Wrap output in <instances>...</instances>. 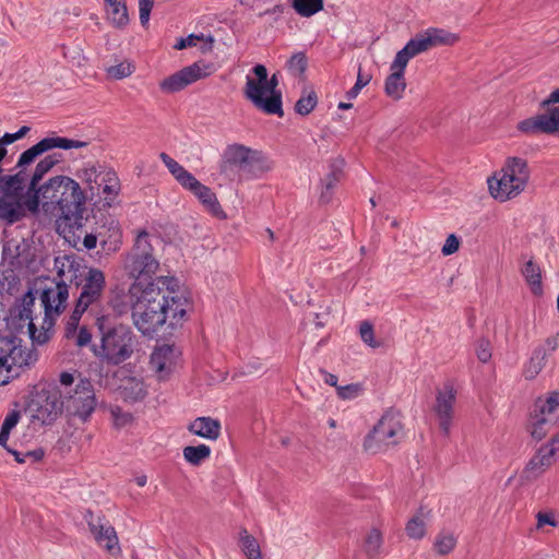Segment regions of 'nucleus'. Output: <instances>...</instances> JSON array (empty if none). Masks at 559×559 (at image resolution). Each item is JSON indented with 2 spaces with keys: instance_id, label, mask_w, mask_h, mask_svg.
Wrapping results in <instances>:
<instances>
[{
  "instance_id": "f257e3e1",
  "label": "nucleus",
  "mask_w": 559,
  "mask_h": 559,
  "mask_svg": "<svg viewBox=\"0 0 559 559\" xmlns=\"http://www.w3.org/2000/svg\"><path fill=\"white\" fill-rule=\"evenodd\" d=\"M62 160L61 154L46 155L34 167L29 200V212L45 214L66 222L70 227H81L86 212L88 195L81 185L67 175L45 179L48 173Z\"/></svg>"
},
{
  "instance_id": "f03ea898",
  "label": "nucleus",
  "mask_w": 559,
  "mask_h": 559,
  "mask_svg": "<svg viewBox=\"0 0 559 559\" xmlns=\"http://www.w3.org/2000/svg\"><path fill=\"white\" fill-rule=\"evenodd\" d=\"M132 320L145 336H154L158 329L168 323L176 328L183 320L188 299L175 277L159 276L144 284L133 283L129 288Z\"/></svg>"
},
{
  "instance_id": "7ed1b4c3",
  "label": "nucleus",
  "mask_w": 559,
  "mask_h": 559,
  "mask_svg": "<svg viewBox=\"0 0 559 559\" xmlns=\"http://www.w3.org/2000/svg\"><path fill=\"white\" fill-rule=\"evenodd\" d=\"M95 325L100 335V344L94 345V354L108 364L119 365L133 353V333L122 324H112L106 316L96 318Z\"/></svg>"
},
{
  "instance_id": "20e7f679",
  "label": "nucleus",
  "mask_w": 559,
  "mask_h": 559,
  "mask_svg": "<svg viewBox=\"0 0 559 559\" xmlns=\"http://www.w3.org/2000/svg\"><path fill=\"white\" fill-rule=\"evenodd\" d=\"M531 171L527 162L521 157H508L499 173L488 179L491 195L504 202L521 194L530 180Z\"/></svg>"
},
{
  "instance_id": "39448f33",
  "label": "nucleus",
  "mask_w": 559,
  "mask_h": 559,
  "mask_svg": "<svg viewBox=\"0 0 559 559\" xmlns=\"http://www.w3.org/2000/svg\"><path fill=\"white\" fill-rule=\"evenodd\" d=\"M252 72L255 78L247 75L246 79V97L262 111L282 116V96L275 91L278 84L276 75L267 80V71L263 64L253 67Z\"/></svg>"
},
{
  "instance_id": "423d86ee",
  "label": "nucleus",
  "mask_w": 559,
  "mask_h": 559,
  "mask_svg": "<svg viewBox=\"0 0 559 559\" xmlns=\"http://www.w3.org/2000/svg\"><path fill=\"white\" fill-rule=\"evenodd\" d=\"M271 168L267 158L261 151L234 143L226 146L222 154L221 170L236 171L241 177L254 178Z\"/></svg>"
},
{
  "instance_id": "0eeeda50",
  "label": "nucleus",
  "mask_w": 559,
  "mask_h": 559,
  "mask_svg": "<svg viewBox=\"0 0 559 559\" xmlns=\"http://www.w3.org/2000/svg\"><path fill=\"white\" fill-rule=\"evenodd\" d=\"M69 298V286L66 283H55L41 292L40 301L44 307V318L38 330L35 323H28L32 340L37 344L46 343L51 335L56 319L66 309Z\"/></svg>"
},
{
  "instance_id": "6e6552de",
  "label": "nucleus",
  "mask_w": 559,
  "mask_h": 559,
  "mask_svg": "<svg viewBox=\"0 0 559 559\" xmlns=\"http://www.w3.org/2000/svg\"><path fill=\"white\" fill-rule=\"evenodd\" d=\"M403 424L401 415L394 411H386L373 429L364 440V450L376 454L396 445L403 439Z\"/></svg>"
},
{
  "instance_id": "1a4fd4ad",
  "label": "nucleus",
  "mask_w": 559,
  "mask_h": 559,
  "mask_svg": "<svg viewBox=\"0 0 559 559\" xmlns=\"http://www.w3.org/2000/svg\"><path fill=\"white\" fill-rule=\"evenodd\" d=\"M457 41V36L443 28L429 27L411 38L395 55L399 62L407 66L408 61L439 46H451Z\"/></svg>"
},
{
  "instance_id": "9d476101",
  "label": "nucleus",
  "mask_w": 559,
  "mask_h": 559,
  "mask_svg": "<svg viewBox=\"0 0 559 559\" xmlns=\"http://www.w3.org/2000/svg\"><path fill=\"white\" fill-rule=\"evenodd\" d=\"M62 392L66 413L70 417L86 421L96 407L95 392L91 381L81 379L73 390Z\"/></svg>"
},
{
  "instance_id": "9b49d317",
  "label": "nucleus",
  "mask_w": 559,
  "mask_h": 559,
  "mask_svg": "<svg viewBox=\"0 0 559 559\" xmlns=\"http://www.w3.org/2000/svg\"><path fill=\"white\" fill-rule=\"evenodd\" d=\"M559 423V393L554 392L547 399H538L531 415V435L542 440Z\"/></svg>"
},
{
  "instance_id": "f8f14e48",
  "label": "nucleus",
  "mask_w": 559,
  "mask_h": 559,
  "mask_svg": "<svg viewBox=\"0 0 559 559\" xmlns=\"http://www.w3.org/2000/svg\"><path fill=\"white\" fill-rule=\"evenodd\" d=\"M63 392L59 386L41 390L31 404L32 417L41 425H51L64 411Z\"/></svg>"
},
{
  "instance_id": "ddd939ff",
  "label": "nucleus",
  "mask_w": 559,
  "mask_h": 559,
  "mask_svg": "<svg viewBox=\"0 0 559 559\" xmlns=\"http://www.w3.org/2000/svg\"><path fill=\"white\" fill-rule=\"evenodd\" d=\"M80 288L76 304L86 309L98 307L102 302L106 277L102 270L90 267L75 284Z\"/></svg>"
},
{
  "instance_id": "4468645a",
  "label": "nucleus",
  "mask_w": 559,
  "mask_h": 559,
  "mask_svg": "<svg viewBox=\"0 0 559 559\" xmlns=\"http://www.w3.org/2000/svg\"><path fill=\"white\" fill-rule=\"evenodd\" d=\"M159 266L158 261L153 254V246L150 235L145 230L138 234L135 243L131 253V272L133 275L155 274Z\"/></svg>"
},
{
  "instance_id": "2eb2a0df",
  "label": "nucleus",
  "mask_w": 559,
  "mask_h": 559,
  "mask_svg": "<svg viewBox=\"0 0 559 559\" xmlns=\"http://www.w3.org/2000/svg\"><path fill=\"white\" fill-rule=\"evenodd\" d=\"M181 350L174 344L156 346L151 354L150 365L158 380L170 378L181 366Z\"/></svg>"
},
{
  "instance_id": "dca6fc26",
  "label": "nucleus",
  "mask_w": 559,
  "mask_h": 559,
  "mask_svg": "<svg viewBox=\"0 0 559 559\" xmlns=\"http://www.w3.org/2000/svg\"><path fill=\"white\" fill-rule=\"evenodd\" d=\"M559 459V433L542 445L523 469L522 477L535 480L542 476Z\"/></svg>"
},
{
  "instance_id": "f3484780",
  "label": "nucleus",
  "mask_w": 559,
  "mask_h": 559,
  "mask_svg": "<svg viewBox=\"0 0 559 559\" xmlns=\"http://www.w3.org/2000/svg\"><path fill=\"white\" fill-rule=\"evenodd\" d=\"M455 400L456 391L449 382L444 383L443 388L437 392L433 413L438 419L439 428L444 436L450 433Z\"/></svg>"
},
{
  "instance_id": "a211bd4d",
  "label": "nucleus",
  "mask_w": 559,
  "mask_h": 559,
  "mask_svg": "<svg viewBox=\"0 0 559 559\" xmlns=\"http://www.w3.org/2000/svg\"><path fill=\"white\" fill-rule=\"evenodd\" d=\"M210 74V66L195 62L181 69L160 82V88L167 93L179 92L189 84Z\"/></svg>"
},
{
  "instance_id": "6ab92c4d",
  "label": "nucleus",
  "mask_w": 559,
  "mask_h": 559,
  "mask_svg": "<svg viewBox=\"0 0 559 559\" xmlns=\"http://www.w3.org/2000/svg\"><path fill=\"white\" fill-rule=\"evenodd\" d=\"M559 347V333L547 337L543 344L535 347L530 360L523 368L526 380L535 379L546 366L547 358Z\"/></svg>"
},
{
  "instance_id": "aec40b11",
  "label": "nucleus",
  "mask_w": 559,
  "mask_h": 559,
  "mask_svg": "<svg viewBox=\"0 0 559 559\" xmlns=\"http://www.w3.org/2000/svg\"><path fill=\"white\" fill-rule=\"evenodd\" d=\"M53 269L57 273V283H74L82 277L88 269L82 264V261L73 254L58 255L53 260Z\"/></svg>"
},
{
  "instance_id": "412c9836",
  "label": "nucleus",
  "mask_w": 559,
  "mask_h": 559,
  "mask_svg": "<svg viewBox=\"0 0 559 559\" xmlns=\"http://www.w3.org/2000/svg\"><path fill=\"white\" fill-rule=\"evenodd\" d=\"M0 354L2 357L7 358L5 360L9 365L17 371L23 366H29L37 359L36 354L33 350L23 347L21 345V341H17L16 338L4 341L3 345L0 347Z\"/></svg>"
},
{
  "instance_id": "4be33fe9",
  "label": "nucleus",
  "mask_w": 559,
  "mask_h": 559,
  "mask_svg": "<svg viewBox=\"0 0 559 559\" xmlns=\"http://www.w3.org/2000/svg\"><path fill=\"white\" fill-rule=\"evenodd\" d=\"M91 533L94 535L97 544L111 551L118 546V537L115 528L105 522L102 518H95L92 512L85 515Z\"/></svg>"
},
{
  "instance_id": "5701e85b",
  "label": "nucleus",
  "mask_w": 559,
  "mask_h": 559,
  "mask_svg": "<svg viewBox=\"0 0 559 559\" xmlns=\"http://www.w3.org/2000/svg\"><path fill=\"white\" fill-rule=\"evenodd\" d=\"M406 64L394 58L390 66L391 74L385 79L384 91L392 99H401L406 88L404 78Z\"/></svg>"
},
{
  "instance_id": "b1692460",
  "label": "nucleus",
  "mask_w": 559,
  "mask_h": 559,
  "mask_svg": "<svg viewBox=\"0 0 559 559\" xmlns=\"http://www.w3.org/2000/svg\"><path fill=\"white\" fill-rule=\"evenodd\" d=\"M106 171L103 166L92 163L84 164L83 167L76 171L78 178L86 185V188L83 189L86 194L90 192L91 197H94L100 193L99 181Z\"/></svg>"
},
{
  "instance_id": "393cba45",
  "label": "nucleus",
  "mask_w": 559,
  "mask_h": 559,
  "mask_svg": "<svg viewBox=\"0 0 559 559\" xmlns=\"http://www.w3.org/2000/svg\"><path fill=\"white\" fill-rule=\"evenodd\" d=\"M188 430L198 437L216 440L221 435V423L211 417H198L190 423Z\"/></svg>"
},
{
  "instance_id": "a878e982",
  "label": "nucleus",
  "mask_w": 559,
  "mask_h": 559,
  "mask_svg": "<svg viewBox=\"0 0 559 559\" xmlns=\"http://www.w3.org/2000/svg\"><path fill=\"white\" fill-rule=\"evenodd\" d=\"M430 510L420 508L407 522L405 531L409 538L421 539L426 534V524Z\"/></svg>"
},
{
  "instance_id": "bb28decb",
  "label": "nucleus",
  "mask_w": 559,
  "mask_h": 559,
  "mask_svg": "<svg viewBox=\"0 0 559 559\" xmlns=\"http://www.w3.org/2000/svg\"><path fill=\"white\" fill-rule=\"evenodd\" d=\"M521 273L530 286L532 294L540 296L543 294L540 266L531 259L523 265Z\"/></svg>"
},
{
  "instance_id": "cd10ccee",
  "label": "nucleus",
  "mask_w": 559,
  "mask_h": 559,
  "mask_svg": "<svg viewBox=\"0 0 559 559\" xmlns=\"http://www.w3.org/2000/svg\"><path fill=\"white\" fill-rule=\"evenodd\" d=\"M192 193L200 200V202L210 213L215 216H221L223 214V210L216 199V195L209 187L200 183L197 186Z\"/></svg>"
},
{
  "instance_id": "c85d7f7f",
  "label": "nucleus",
  "mask_w": 559,
  "mask_h": 559,
  "mask_svg": "<svg viewBox=\"0 0 559 559\" xmlns=\"http://www.w3.org/2000/svg\"><path fill=\"white\" fill-rule=\"evenodd\" d=\"M146 390L143 381L131 378L128 379L121 386V396L127 402H138L144 399Z\"/></svg>"
},
{
  "instance_id": "c756f323",
  "label": "nucleus",
  "mask_w": 559,
  "mask_h": 559,
  "mask_svg": "<svg viewBox=\"0 0 559 559\" xmlns=\"http://www.w3.org/2000/svg\"><path fill=\"white\" fill-rule=\"evenodd\" d=\"M107 16L110 23L118 28L129 23L128 10L124 0L106 5Z\"/></svg>"
},
{
  "instance_id": "7c9ffc66",
  "label": "nucleus",
  "mask_w": 559,
  "mask_h": 559,
  "mask_svg": "<svg viewBox=\"0 0 559 559\" xmlns=\"http://www.w3.org/2000/svg\"><path fill=\"white\" fill-rule=\"evenodd\" d=\"M182 454L189 464L199 466L202 462L210 457L211 448L206 444L188 445L183 448Z\"/></svg>"
},
{
  "instance_id": "2f4dec72",
  "label": "nucleus",
  "mask_w": 559,
  "mask_h": 559,
  "mask_svg": "<svg viewBox=\"0 0 559 559\" xmlns=\"http://www.w3.org/2000/svg\"><path fill=\"white\" fill-rule=\"evenodd\" d=\"M102 193L105 195L106 200H112L120 189L119 180L112 170H107L99 181Z\"/></svg>"
},
{
  "instance_id": "473e14b6",
  "label": "nucleus",
  "mask_w": 559,
  "mask_h": 559,
  "mask_svg": "<svg viewBox=\"0 0 559 559\" xmlns=\"http://www.w3.org/2000/svg\"><path fill=\"white\" fill-rule=\"evenodd\" d=\"M343 166H344V160L343 159L336 160L332 165L331 173L323 180L324 190L321 192V200L322 201H324V202H329L330 201L331 191L334 188L335 183L340 179V175H341Z\"/></svg>"
},
{
  "instance_id": "72a5a7b5",
  "label": "nucleus",
  "mask_w": 559,
  "mask_h": 559,
  "mask_svg": "<svg viewBox=\"0 0 559 559\" xmlns=\"http://www.w3.org/2000/svg\"><path fill=\"white\" fill-rule=\"evenodd\" d=\"M456 542L453 533L442 531L436 536L433 547L439 555H448L455 548Z\"/></svg>"
},
{
  "instance_id": "f704fd0d",
  "label": "nucleus",
  "mask_w": 559,
  "mask_h": 559,
  "mask_svg": "<svg viewBox=\"0 0 559 559\" xmlns=\"http://www.w3.org/2000/svg\"><path fill=\"white\" fill-rule=\"evenodd\" d=\"M16 255L13 257V260L10 262L12 266L15 269H26L32 270L33 269V262H34V252L32 248H29L26 245L17 246L16 247Z\"/></svg>"
},
{
  "instance_id": "c9c22d12",
  "label": "nucleus",
  "mask_w": 559,
  "mask_h": 559,
  "mask_svg": "<svg viewBox=\"0 0 559 559\" xmlns=\"http://www.w3.org/2000/svg\"><path fill=\"white\" fill-rule=\"evenodd\" d=\"M240 543L243 554L248 559H262L260 546L257 539L249 535L247 530L240 532Z\"/></svg>"
},
{
  "instance_id": "e433bc0d",
  "label": "nucleus",
  "mask_w": 559,
  "mask_h": 559,
  "mask_svg": "<svg viewBox=\"0 0 559 559\" xmlns=\"http://www.w3.org/2000/svg\"><path fill=\"white\" fill-rule=\"evenodd\" d=\"M383 544L382 533L378 528H371L365 539L364 549L365 552L373 558L380 554V549Z\"/></svg>"
},
{
  "instance_id": "4c0bfd02",
  "label": "nucleus",
  "mask_w": 559,
  "mask_h": 559,
  "mask_svg": "<svg viewBox=\"0 0 559 559\" xmlns=\"http://www.w3.org/2000/svg\"><path fill=\"white\" fill-rule=\"evenodd\" d=\"M293 8L301 15L309 17L323 8L322 0H293Z\"/></svg>"
},
{
  "instance_id": "58836bf2",
  "label": "nucleus",
  "mask_w": 559,
  "mask_h": 559,
  "mask_svg": "<svg viewBox=\"0 0 559 559\" xmlns=\"http://www.w3.org/2000/svg\"><path fill=\"white\" fill-rule=\"evenodd\" d=\"M20 418L21 414L19 411L13 409L7 414L0 430V445H2L3 448H7L10 432L17 425Z\"/></svg>"
},
{
  "instance_id": "ea45409f",
  "label": "nucleus",
  "mask_w": 559,
  "mask_h": 559,
  "mask_svg": "<svg viewBox=\"0 0 559 559\" xmlns=\"http://www.w3.org/2000/svg\"><path fill=\"white\" fill-rule=\"evenodd\" d=\"M518 129L525 134L545 133V126L542 114L520 121Z\"/></svg>"
},
{
  "instance_id": "a19ab883",
  "label": "nucleus",
  "mask_w": 559,
  "mask_h": 559,
  "mask_svg": "<svg viewBox=\"0 0 559 559\" xmlns=\"http://www.w3.org/2000/svg\"><path fill=\"white\" fill-rule=\"evenodd\" d=\"M29 127L23 126L15 133H5L2 138H0V164L8 153L5 145L12 144L13 142L24 138L29 132Z\"/></svg>"
},
{
  "instance_id": "79ce46f5",
  "label": "nucleus",
  "mask_w": 559,
  "mask_h": 559,
  "mask_svg": "<svg viewBox=\"0 0 559 559\" xmlns=\"http://www.w3.org/2000/svg\"><path fill=\"white\" fill-rule=\"evenodd\" d=\"M87 310L88 309H86L84 307L82 308V307H80L79 304L75 302L74 309H73L72 313L70 314V317L67 321V324H66V336L68 338L74 337V335L78 331V328H79L80 320H81L82 316Z\"/></svg>"
},
{
  "instance_id": "37998d69",
  "label": "nucleus",
  "mask_w": 559,
  "mask_h": 559,
  "mask_svg": "<svg viewBox=\"0 0 559 559\" xmlns=\"http://www.w3.org/2000/svg\"><path fill=\"white\" fill-rule=\"evenodd\" d=\"M544 126H545V133H556L559 132V106H555L547 110L546 112L542 114Z\"/></svg>"
},
{
  "instance_id": "c03bdc74",
  "label": "nucleus",
  "mask_w": 559,
  "mask_h": 559,
  "mask_svg": "<svg viewBox=\"0 0 559 559\" xmlns=\"http://www.w3.org/2000/svg\"><path fill=\"white\" fill-rule=\"evenodd\" d=\"M288 71L295 75L300 76L307 69V57L304 52L294 53L287 61Z\"/></svg>"
},
{
  "instance_id": "a18cd8bd",
  "label": "nucleus",
  "mask_w": 559,
  "mask_h": 559,
  "mask_svg": "<svg viewBox=\"0 0 559 559\" xmlns=\"http://www.w3.org/2000/svg\"><path fill=\"white\" fill-rule=\"evenodd\" d=\"M317 103V94L311 91L306 96H302L297 100L295 109L299 115L306 116L314 109Z\"/></svg>"
},
{
  "instance_id": "49530a36",
  "label": "nucleus",
  "mask_w": 559,
  "mask_h": 559,
  "mask_svg": "<svg viewBox=\"0 0 559 559\" xmlns=\"http://www.w3.org/2000/svg\"><path fill=\"white\" fill-rule=\"evenodd\" d=\"M133 71L134 67L128 61L120 62L107 69L108 75L117 80L131 75Z\"/></svg>"
},
{
  "instance_id": "de8ad7c7",
  "label": "nucleus",
  "mask_w": 559,
  "mask_h": 559,
  "mask_svg": "<svg viewBox=\"0 0 559 559\" xmlns=\"http://www.w3.org/2000/svg\"><path fill=\"white\" fill-rule=\"evenodd\" d=\"M8 452L12 453L15 457V461L19 463H26L28 460L32 462H37L43 459L44 451L41 449L33 450V451H26L24 453L12 450L7 445L5 448Z\"/></svg>"
},
{
  "instance_id": "09e8293b",
  "label": "nucleus",
  "mask_w": 559,
  "mask_h": 559,
  "mask_svg": "<svg viewBox=\"0 0 559 559\" xmlns=\"http://www.w3.org/2000/svg\"><path fill=\"white\" fill-rule=\"evenodd\" d=\"M371 75L364 73L361 67L358 69L357 80L355 85L346 93L348 99H354L358 96L360 91L370 82Z\"/></svg>"
},
{
  "instance_id": "8fccbe9b",
  "label": "nucleus",
  "mask_w": 559,
  "mask_h": 559,
  "mask_svg": "<svg viewBox=\"0 0 559 559\" xmlns=\"http://www.w3.org/2000/svg\"><path fill=\"white\" fill-rule=\"evenodd\" d=\"M35 304V297L32 292H27L22 298V309L20 310V319L28 320L29 323H35L32 317V308Z\"/></svg>"
},
{
  "instance_id": "3c124183",
  "label": "nucleus",
  "mask_w": 559,
  "mask_h": 559,
  "mask_svg": "<svg viewBox=\"0 0 559 559\" xmlns=\"http://www.w3.org/2000/svg\"><path fill=\"white\" fill-rule=\"evenodd\" d=\"M5 359L7 358L2 357L0 354V385L7 384L10 379L19 374V371L14 370Z\"/></svg>"
},
{
  "instance_id": "603ef678",
  "label": "nucleus",
  "mask_w": 559,
  "mask_h": 559,
  "mask_svg": "<svg viewBox=\"0 0 559 559\" xmlns=\"http://www.w3.org/2000/svg\"><path fill=\"white\" fill-rule=\"evenodd\" d=\"M475 352H476V356L479 361H481V362L489 361L491 358V355H492L489 341L485 340V338L478 340L476 343Z\"/></svg>"
},
{
  "instance_id": "864d4df0",
  "label": "nucleus",
  "mask_w": 559,
  "mask_h": 559,
  "mask_svg": "<svg viewBox=\"0 0 559 559\" xmlns=\"http://www.w3.org/2000/svg\"><path fill=\"white\" fill-rule=\"evenodd\" d=\"M361 393V386L357 383L337 386V395L343 400H354Z\"/></svg>"
},
{
  "instance_id": "5fc2aeb1",
  "label": "nucleus",
  "mask_w": 559,
  "mask_h": 559,
  "mask_svg": "<svg viewBox=\"0 0 559 559\" xmlns=\"http://www.w3.org/2000/svg\"><path fill=\"white\" fill-rule=\"evenodd\" d=\"M359 333H360V337L364 341V343H366L367 345H369L371 347L379 346V343H377L374 341L373 326L371 323H369L367 321L361 322Z\"/></svg>"
},
{
  "instance_id": "6e6d98bb",
  "label": "nucleus",
  "mask_w": 559,
  "mask_h": 559,
  "mask_svg": "<svg viewBox=\"0 0 559 559\" xmlns=\"http://www.w3.org/2000/svg\"><path fill=\"white\" fill-rule=\"evenodd\" d=\"M160 159L169 170V173L177 179L186 169L168 154L162 153Z\"/></svg>"
},
{
  "instance_id": "4d7b16f0",
  "label": "nucleus",
  "mask_w": 559,
  "mask_h": 559,
  "mask_svg": "<svg viewBox=\"0 0 559 559\" xmlns=\"http://www.w3.org/2000/svg\"><path fill=\"white\" fill-rule=\"evenodd\" d=\"M185 189L193 192L201 182L188 170H185L177 179H176Z\"/></svg>"
},
{
  "instance_id": "13d9d810",
  "label": "nucleus",
  "mask_w": 559,
  "mask_h": 559,
  "mask_svg": "<svg viewBox=\"0 0 559 559\" xmlns=\"http://www.w3.org/2000/svg\"><path fill=\"white\" fill-rule=\"evenodd\" d=\"M153 4V0H139L140 22L143 26H146L148 24Z\"/></svg>"
},
{
  "instance_id": "bf43d9fd",
  "label": "nucleus",
  "mask_w": 559,
  "mask_h": 559,
  "mask_svg": "<svg viewBox=\"0 0 559 559\" xmlns=\"http://www.w3.org/2000/svg\"><path fill=\"white\" fill-rule=\"evenodd\" d=\"M460 248V239L451 234L447 237L444 245L442 246L441 252L443 255H451L455 253Z\"/></svg>"
},
{
  "instance_id": "052dcab7",
  "label": "nucleus",
  "mask_w": 559,
  "mask_h": 559,
  "mask_svg": "<svg viewBox=\"0 0 559 559\" xmlns=\"http://www.w3.org/2000/svg\"><path fill=\"white\" fill-rule=\"evenodd\" d=\"M111 415L114 417L115 425L118 427L126 426L132 420L131 414L122 412L119 407L112 408Z\"/></svg>"
},
{
  "instance_id": "680f3d73",
  "label": "nucleus",
  "mask_w": 559,
  "mask_h": 559,
  "mask_svg": "<svg viewBox=\"0 0 559 559\" xmlns=\"http://www.w3.org/2000/svg\"><path fill=\"white\" fill-rule=\"evenodd\" d=\"M537 524L536 527L543 528L545 525L557 526V521L554 513L551 512H538L536 515Z\"/></svg>"
},
{
  "instance_id": "e2e57ef3",
  "label": "nucleus",
  "mask_w": 559,
  "mask_h": 559,
  "mask_svg": "<svg viewBox=\"0 0 559 559\" xmlns=\"http://www.w3.org/2000/svg\"><path fill=\"white\" fill-rule=\"evenodd\" d=\"M203 39V35L198 36L194 34L189 35L186 38H180L177 44L175 45V48L178 50L185 49L187 47H192L197 45V41Z\"/></svg>"
},
{
  "instance_id": "0e129e2a",
  "label": "nucleus",
  "mask_w": 559,
  "mask_h": 559,
  "mask_svg": "<svg viewBox=\"0 0 559 559\" xmlns=\"http://www.w3.org/2000/svg\"><path fill=\"white\" fill-rule=\"evenodd\" d=\"M74 336L75 344L80 347L90 344L92 341V334L85 326L80 328L79 332H76Z\"/></svg>"
},
{
  "instance_id": "69168bd1",
  "label": "nucleus",
  "mask_w": 559,
  "mask_h": 559,
  "mask_svg": "<svg viewBox=\"0 0 559 559\" xmlns=\"http://www.w3.org/2000/svg\"><path fill=\"white\" fill-rule=\"evenodd\" d=\"M59 380H60V384H61L62 386H64V391H69V390H71V389H70V386H71V385L73 384V382H74V377H73V374H72V373H70V372H62V373L60 374V379H59Z\"/></svg>"
},
{
  "instance_id": "338daca9",
  "label": "nucleus",
  "mask_w": 559,
  "mask_h": 559,
  "mask_svg": "<svg viewBox=\"0 0 559 559\" xmlns=\"http://www.w3.org/2000/svg\"><path fill=\"white\" fill-rule=\"evenodd\" d=\"M83 245L86 249H94L97 245V237L93 234H88L84 237Z\"/></svg>"
},
{
  "instance_id": "774afa93",
  "label": "nucleus",
  "mask_w": 559,
  "mask_h": 559,
  "mask_svg": "<svg viewBox=\"0 0 559 559\" xmlns=\"http://www.w3.org/2000/svg\"><path fill=\"white\" fill-rule=\"evenodd\" d=\"M556 103H559V88L551 92L549 97L547 99H545L542 103V105L546 106V105L556 104Z\"/></svg>"
}]
</instances>
